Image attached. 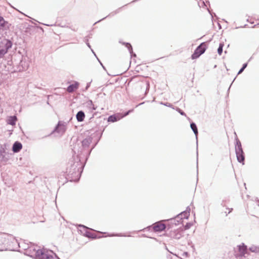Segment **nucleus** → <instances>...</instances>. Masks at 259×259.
Masks as SVG:
<instances>
[{
  "instance_id": "obj_1",
  "label": "nucleus",
  "mask_w": 259,
  "mask_h": 259,
  "mask_svg": "<svg viewBox=\"0 0 259 259\" xmlns=\"http://www.w3.org/2000/svg\"><path fill=\"white\" fill-rule=\"evenodd\" d=\"M235 151L236 156L238 161L239 162L242 163L243 164L244 162V155L241 147V143L239 141L237 142L236 145L235 146Z\"/></svg>"
},
{
  "instance_id": "obj_2",
  "label": "nucleus",
  "mask_w": 259,
  "mask_h": 259,
  "mask_svg": "<svg viewBox=\"0 0 259 259\" xmlns=\"http://www.w3.org/2000/svg\"><path fill=\"white\" fill-rule=\"evenodd\" d=\"M12 43L8 40H4L0 44V58H2L6 54L9 48H11Z\"/></svg>"
},
{
  "instance_id": "obj_3",
  "label": "nucleus",
  "mask_w": 259,
  "mask_h": 259,
  "mask_svg": "<svg viewBox=\"0 0 259 259\" xmlns=\"http://www.w3.org/2000/svg\"><path fill=\"white\" fill-rule=\"evenodd\" d=\"M206 49V45L205 42L201 44L195 50L194 53L192 55V59L198 58L201 54L204 53Z\"/></svg>"
},
{
  "instance_id": "obj_4",
  "label": "nucleus",
  "mask_w": 259,
  "mask_h": 259,
  "mask_svg": "<svg viewBox=\"0 0 259 259\" xmlns=\"http://www.w3.org/2000/svg\"><path fill=\"white\" fill-rule=\"evenodd\" d=\"M166 228V226L164 224H163L162 222H158L154 224L152 228L153 230L155 232H161L164 230Z\"/></svg>"
},
{
  "instance_id": "obj_5",
  "label": "nucleus",
  "mask_w": 259,
  "mask_h": 259,
  "mask_svg": "<svg viewBox=\"0 0 259 259\" xmlns=\"http://www.w3.org/2000/svg\"><path fill=\"white\" fill-rule=\"evenodd\" d=\"M182 229H180L171 231L170 236L175 239H179L182 236Z\"/></svg>"
},
{
  "instance_id": "obj_6",
  "label": "nucleus",
  "mask_w": 259,
  "mask_h": 259,
  "mask_svg": "<svg viewBox=\"0 0 259 259\" xmlns=\"http://www.w3.org/2000/svg\"><path fill=\"white\" fill-rule=\"evenodd\" d=\"M79 87V83L75 82L73 84L70 85L67 89V91L69 93H72L75 91Z\"/></svg>"
},
{
  "instance_id": "obj_7",
  "label": "nucleus",
  "mask_w": 259,
  "mask_h": 259,
  "mask_svg": "<svg viewBox=\"0 0 259 259\" xmlns=\"http://www.w3.org/2000/svg\"><path fill=\"white\" fill-rule=\"evenodd\" d=\"M22 148V144L18 142H15L13 146V151L14 152H19Z\"/></svg>"
},
{
  "instance_id": "obj_8",
  "label": "nucleus",
  "mask_w": 259,
  "mask_h": 259,
  "mask_svg": "<svg viewBox=\"0 0 259 259\" xmlns=\"http://www.w3.org/2000/svg\"><path fill=\"white\" fill-rule=\"evenodd\" d=\"M17 120V117L15 116H10L8 119V123L12 125H14L16 124Z\"/></svg>"
},
{
  "instance_id": "obj_9",
  "label": "nucleus",
  "mask_w": 259,
  "mask_h": 259,
  "mask_svg": "<svg viewBox=\"0 0 259 259\" xmlns=\"http://www.w3.org/2000/svg\"><path fill=\"white\" fill-rule=\"evenodd\" d=\"M85 117L84 114L82 111H79L76 115V118L77 120L79 121H82L84 119V118Z\"/></svg>"
},
{
  "instance_id": "obj_10",
  "label": "nucleus",
  "mask_w": 259,
  "mask_h": 259,
  "mask_svg": "<svg viewBox=\"0 0 259 259\" xmlns=\"http://www.w3.org/2000/svg\"><path fill=\"white\" fill-rule=\"evenodd\" d=\"M240 255L242 256L246 253V247L244 245H239L238 246Z\"/></svg>"
},
{
  "instance_id": "obj_11",
  "label": "nucleus",
  "mask_w": 259,
  "mask_h": 259,
  "mask_svg": "<svg viewBox=\"0 0 259 259\" xmlns=\"http://www.w3.org/2000/svg\"><path fill=\"white\" fill-rule=\"evenodd\" d=\"M190 126L195 135L197 136L198 134V130L196 124L194 123H192Z\"/></svg>"
},
{
  "instance_id": "obj_12",
  "label": "nucleus",
  "mask_w": 259,
  "mask_h": 259,
  "mask_svg": "<svg viewBox=\"0 0 259 259\" xmlns=\"http://www.w3.org/2000/svg\"><path fill=\"white\" fill-rule=\"evenodd\" d=\"M224 47V45L223 44H220L219 47L218 49V54L221 55L223 52V48Z\"/></svg>"
},
{
  "instance_id": "obj_13",
  "label": "nucleus",
  "mask_w": 259,
  "mask_h": 259,
  "mask_svg": "<svg viewBox=\"0 0 259 259\" xmlns=\"http://www.w3.org/2000/svg\"><path fill=\"white\" fill-rule=\"evenodd\" d=\"M5 21L4 18L0 16V26H5Z\"/></svg>"
},
{
  "instance_id": "obj_14",
  "label": "nucleus",
  "mask_w": 259,
  "mask_h": 259,
  "mask_svg": "<svg viewBox=\"0 0 259 259\" xmlns=\"http://www.w3.org/2000/svg\"><path fill=\"white\" fill-rule=\"evenodd\" d=\"M108 121L114 122V121H116V117L113 116H110L108 118Z\"/></svg>"
},
{
  "instance_id": "obj_15",
  "label": "nucleus",
  "mask_w": 259,
  "mask_h": 259,
  "mask_svg": "<svg viewBox=\"0 0 259 259\" xmlns=\"http://www.w3.org/2000/svg\"><path fill=\"white\" fill-rule=\"evenodd\" d=\"M247 65V64L246 63L243 64V67L238 72V74L242 73L243 71V70H244V69L246 67Z\"/></svg>"
},
{
  "instance_id": "obj_16",
  "label": "nucleus",
  "mask_w": 259,
  "mask_h": 259,
  "mask_svg": "<svg viewBox=\"0 0 259 259\" xmlns=\"http://www.w3.org/2000/svg\"><path fill=\"white\" fill-rule=\"evenodd\" d=\"M232 210V208L231 209H230V208H226V210L224 211V212L227 214V213H229L231 212Z\"/></svg>"
},
{
  "instance_id": "obj_17",
  "label": "nucleus",
  "mask_w": 259,
  "mask_h": 259,
  "mask_svg": "<svg viewBox=\"0 0 259 259\" xmlns=\"http://www.w3.org/2000/svg\"><path fill=\"white\" fill-rule=\"evenodd\" d=\"M141 68V65L137 66V71H139V69Z\"/></svg>"
},
{
  "instance_id": "obj_18",
  "label": "nucleus",
  "mask_w": 259,
  "mask_h": 259,
  "mask_svg": "<svg viewBox=\"0 0 259 259\" xmlns=\"http://www.w3.org/2000/svg\"><path fill=\"white\" fill-rule=\"evenodd\" d=\"M127 47H129L130 48H132L131 45L130 44H127Z\"/></svg>"
}]
</instances>
